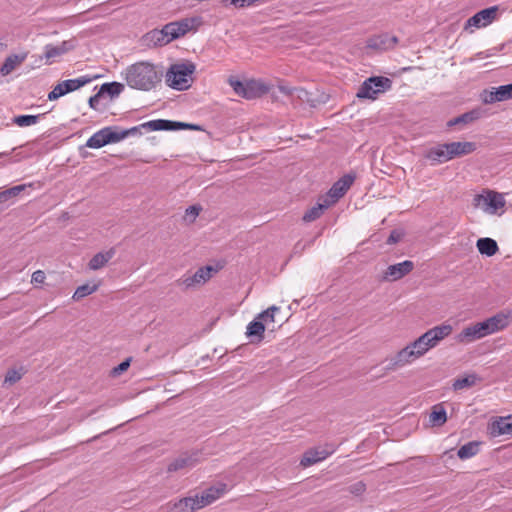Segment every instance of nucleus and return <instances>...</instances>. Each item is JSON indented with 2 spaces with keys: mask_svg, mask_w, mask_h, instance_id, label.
<instances>
[{
  "mask_svg": "<svg viewBox=\"0 0 512 512\" xmlns=\"http://www.w3.org/2000/svg\"><path fill=\"white\" fill-rule=\"evenodd\" d=\"M122 76L126 84L136 90L151 91L161 83L163 73L157 66L148 61H139L129 65Z\"/></svg>",
  "mask_w": 512,
  "mask_h": 512,
  "instance_id": "1",
  "label": "nucleus"
},
{
  "mask_svg": "<svg viewBox=\"0 0 512 512\" xmlns=\"http://www.w3.org/2000/svg\"><path fill=\"white\" fill-rule=\"evenodd\" d=\"M226 491V485L222 484L219 487H210L203 491L201 495H195L179 499L175 502H169L162 506L164 512H194L201 509L215 500L220 498Z\"/></svg>",
  "mask_w": 512,
  "mask_h": 512,
  "instance_id": "2",
  "label": "nucleus"
},
{
  "mask_svg": "<svg viewBox=\"0 0 512 512\" xmlns=\"http://www.w3.org/2000/svg\"><path fill=\"white\" fill-rule=\"evenodd\" d=\"M437 346L434 337L427 330L416 340L401 349L392 359L394 367H403L424 356L429 350Z\"/></svg>",
  "mask_w": 512,
  "mask_h": 512,
  "instance_id": "3",
  "label": "nucleus"
},
{
  "mask_svg": "<svg viewBox=\"0 0 512 512\" xmlns=\"http://www.w3.org/2000/svg\"><path fill=\"white\" fill-rule=\"evenodd\" d=\"M199 24V17L183 18L179 21L167 23L161 30L151 31L148 36L154 44L164 45L184 36Z\"/></svg>",
  "mask_w": 512,
  "mask_h": 512,
  "instance_id": "4",
  "label": "nucleus"
},
{
  "mask_svg": "<svg viewBox=\"0 0 512 512\" xmlns=\"http://www.w3.org/2000/svg\"><path fill=\"white\" fill-rule=\"evenodd\" d=\"M195 64H173L166 72V83L172 89L183 91L191 86L192 74L195 72Z\"/></svg>",
  "mask_w": 512,
  "mask_h": 512,
  "instance_id": "5",
  "label": "nucleus"
},
{
  "mask_svg": "<svg viewBox=\"0 0 512 512\" xmlns=\"http://www.w3.org/2000/svg\"><path fill=\"white\" fill-rule=\"evenodd\" d=\"M505 194H476L473 204L489 215H502L512 208V201L504 198Z\"/></svg>",
  "mask_w": 512,
  "mask_h": 512,
  "instance_id": "6",
  "label": "nucleus"
},
{
  "mask_svg": "<svg viewBox=\"0 0 512 512\" xmlns=\"http://www.w3.org/2000/svg\"><path fill=\"white\" fill-rule=\"evenodd\" d=\"M391 79L384 76H372L367 78L359 87L356 96L359 99L375 100L379 94L391 89Z\"/></svg>",
  "mask_w": 512,
  "mask_h": 512,
  "instance_id": "7",
  "label": "nucleus"
},
{
  "mask_svg": "<svg viewBox=\"0 0 512 512\" xmlns=\"http://www.w3.org/2000/svg\"><path fill=\"white\" fill-rule=\"evenodd\" d=\"M512 323V309L503 310L487 318L482 322L475 323L481 338L504 330Z\"/></svg>",
  "mask_w": 512,
  "mask_h": 512,
  "instance_id": "8",
  "label": "nucleus"
},
{
  "mask_svg": "<svg viewBox=\"0 0 512 512\" xmlns=\"http://www.w3.org/2000/svg\"><path fill=\"white\" fill-rule=\"evenodd\" d=\"M229 84L237 95L248 100L260 97L267 90L263 84L255 80L242 82L240 80L230 78Z\"/></svg>",
  "mask_w": 512,
  "mask_h": 512,
  "instance_id": "9",
  "label": "nucleus"
},
{
  "mask_svg": "<svg viewBox=\"0 0 512 512\" xmlns=\"http://www.w3.org/2000/svg\"><path fill=\"white\" fill-rule=\"evenodd\" d=\"M344 194H326L325 197L319 198L317 204L311 207L303 215L304 222H312L320 218L326 209L334 205Z\"/></svg>",
  "mask_w": 512,
  "mask_h": 512,
  "instance_id": "10",
  "label": "nucleus"
},
{
  "mask_svg": "<svg viewBox=\"0 0 512 512\" xmlns=\"http://www.w3.org/2000/svg\"><path fill=\"white\" fill-rule=\"evenodd\" d=\"M334 452L335 447L331 444L325 445L324 447L311 448L304 453L300 461V464L303 467L311 466L322 460H325L329 455H331Z\"/></svg>",
  "mask_w": 512,
  "mask_h": 512,
  "instance_id": "11",
  "label": "nucleus"
},
{
  "mask_svg": "<svg viewBox=\"0 0 512 512\" xmlns=\"http://www.w3.org/2000/svg\"><path fill=\"white\" fill-rule=\"evenodd\" d=\"M498 7L492 6L477 12L470 17L465 25V29L469 27L481 28L491 24L497 16Z\"/></svg>",
  "mask_w": 512,
  "mask_h": 512,
  "instance_id": "12",
  "label": "nucleus"
},
{
  "mask_svg": "<svg viewBox=\"0 0 512 512\" xmlns=\"http://www.w3.org/2000/svg\"><path fill=\"white\" fill-rule=\"evenodd\" d=\"M76 44L75 39L63 41L59 45L47 44L44 47V57L46 58L47 63L51 64L54 58L73 50L76 47Z\"/></svg>",
  "mask_w": 512,
  "mask_h": 512,
  "instance_id": "13",
  "label": "nucleus"
},
{
  "mask_svg": "<svg viewBox=\"0 0 512 512\" xmlns=\"http://www.w3.org/2000/svg\"><path fill=\"white\" fill-rule=\"evenodd\" d=\"M512 99V83L492 88L490 91L484 92L483 102L492 104Z\"/></svg>",
  "mask_w": 512,
  "mask_h": 512,
  "instance_id": "14",
  "label": "nucleus"
},
{
  "mask_svg": "<svg viewBox=\"0 0 512 512\" xmlns=\"http://www.w3.org/2000/svg\"><path fill=\"white\" fill-rule=\"evenodd\" d=\"M414 268V264L410 260L390 265L384 273V279L387 281H397L409 274Z\"/></svg>",
  "mask_w": 512,
  "mask_h": 512,
  "instance_id": "15",
  "label": "nucleus"
},
{
  "mask_svg": "<svg viewBox=\"0 0 512 512\" xmlns=\"http://www.w3.org/2000/svg\"><path fill=\"white\" fill-rule=\"evenodd\" d=\"M446 143L438 144L426 150L424 157L431 165L445 163L450 159Z\"/></svg>",
  "mask_w": 512,
  "mask_h": 512,
  "instance_id": "16",
  "label": "nucleus"
},
{
  "mask_svg": "<svg viewBox=\"0 0 512 512\" xmlns=\"http://www.w3.org/2000/svg\"><path fill=\"white\" fill-rule=\"evenodd\" d=\"M450 159L472 153L476 149L473 142H451L446 143Z\"/></svg>",
  "mask_w": 512,
  "mask_h": 512,
  "instance_id": "17",
  "label": "nucleus"
},
{
  "mask_svg": "<svg viewBox=\"0 0 512 512\" xmlns=\"http://www.w3.org/2000/svg\"><path fill=\"white\" fill-rule=\"evenodd\" d=\"M398 43L396 36H391L388 33L378 35L374 38L369 39L368 46L374 49H391Z\"/></svg>",
  "mask_w": 512,
  "mask_h": 512,
  "instance_id": "18",
  "label": "nucleus"
},
{
  "mask_svg": "<svg viewBox=\"0 0 512 512\" xmlns=\"http://www.w3.org/2000/svg\"><path fill=\"white\" fill-rule=\"evenodd\" d=\"M115 253V249L110 248L105 252L95 254L88 263L89 269L95 271L103 268L114 257Z\"/></svg>",
  "mask_w": 512,
  "mask_h": 512,
  "instance_id": "19",
  "label": "nucleus"
},
{
  "mask_svg": "<svg viewBox=\"0 0 512 512\" xmlns=\"http://www.w3.org/2000/svg\"><path fill=\"white\" fill-rule=\"evenodd\" d=\"M482 339L476 324L465 327L457 336L456 340L460 343H471L476 340Z\"/></svg>",
  "mask_w": 512,
  "mask_h": 512,
  "instance_id": "20",
  "label": "nucleus"
},
{
  "mask_svg": "<svg viewBox=\"0 0 512 512\" xmlns=\"http://www.w3.org/2000/svg\"><path fill=\"white\" fill-rule=\"evenodd\" d=\"M480 116H481L480 110L474 109V110H471L469 112L463 113L460 116H457V117H455L453 119H450L447 122V126L448 127H453V126H456V125L469 124V123L479 119Z\"/></svg>",
  "mask_w": 512,
  "mask_h": 512,
  "instance_id": "21",
  "label": "nucleus"
},
{
  "mask_svg": "<svg viewBox=\"0 0 512 512\" xmlns=\"http://www.w3.org/2000/svg\"><path fill=\"white\" fill-rule=\"evenodd\" d=\"M173 124L174 123L171 120L157 119L142 123L141 127H144L145 131H175Z\"/></svg>",
  "mask_w": 512,
  "mask_h": 512,
  "instance_id": "22",
  "label": "nucleus"
},
{
  "mask_svg": "<svg viewBox=\"0 0 512 512\" xmlns=\"http://www.w3.org/2000/svg\"><path fill=\"white\" fill-rule=\"evenodd\" d=\"M491 433L494 436L510 435L512 436V422L510 418H500L491 425Z\"/></svg>",
  "mask_w": 512,
  "mask_h": 512,
  "instance_id": "23",
  "label": "nucleus"
},
{
  "mask_svg": "<svg viewBox=\"0 0 512 512\" xmlns=\"http://www.w3.org/2000/svg\"><path fill=\"white\" fill-rule=\"evenodd\" d=\"M109 144L108 138H107V132L106 127L100 129L99 131L95 132L87 141H86V147L92 148V149H99L104 147L105 145Z\"/></svg>",
  "mask_w": 512,
  "mask_h": 512,
  "instance_id": "24",
  "label": "nucleus"
},
{
  "mask_svg": "<svg viewBox=\"0 0 512 512\" xmlns=\"http://www.w3.org/2000/svg\"><path fill=\"white\" fill-rule=\"evenodd\" d=\"M26 59V54L23 55H10L8 56L0 68V73L3 76L10 74L19 64Z\"/></svg>",
  "mask_w": 512,
  "mask_h": 512,
  "instance_id": "25",
  "label": "nucleus"
},
{
  "mask_svg": "<svg viewBox=\"0 0 512 512\" xmlns=\"http://www.w3.org/2000/svg\"><path fill=\"white\" fill-rule=\"evenodd\" d=\"M265 325L263 321H260L257 317L251 321L247 326L246 335L249 338H255L257 341H261L264 337Z\"/></svg>",
  "mask_w": 512,
  "mask_h": 512,
  "instance_id": "26",
  "label": "nucleus"
},
{
  "mask_svg": "<svg viewBox=\"0 0 512 512\" xmlns=\"http://www.w3.org/2000/svg\"><path fill=\"white\" fill-rule=\"evenodd\" d=\"M124 90V84L120 82H108L101 85L99 92L101 95L109 96L111 99L118 97Z\"/></svg>",
  "mask_w": 512,
  "mask_h": 512,
  "instance_id": "27",
  "label": "nucleus"
},
{
  "mask_svg": "<svg viewBox=\"0 0 512 512\" xmlns=\"http://www.w3.org/2000/svg\"><path fill=\"white\" fill-rule=\"evenodd\" d=\"M477 248L482 255L493 256L498 251L497 242L492 238H480L477 241Z\"/></svg>",
  "mask_w": 512,
  "mask_h": 512,
  "instance_id": "28",
  "label": "nucleus"
},
{
  "mask_svg": "<svg viewBox=\"0 0 512 512\" xmlns=\"http://www.w3.org/2000/svg\"><path fill=\"white\" fill-rule=\"evenodd\" d=\"M355 174L348 173L337 180L327 192H346L355 181Z\"/></svg>",
  "mask_w": 512,
  "mask_h": 512,
  "instance_id": "29",
  "label": "nucleus"
},
{
  "mask_svg": "<svg viewBox=\"0 0 512 512\" xmlns=\"http://www.w3.org/2000/svg\"><path fill=\"white\" fill-rule=\"evenodd\" d=\"M430 334L434 337V342L438 345L442 340H444L446 337H448L452 331L453 327L451 324L448 323H442L438 326H435L428 330Z\"/></svg>",
  "mask_w": 512,
  "mask_h": 512,
  "instance_id": "30",
  "label": "nucleus"
},
{
  "mask_svg": "<svg viewBox=\"0 0 512 512\" xmlns=\"http://www.w3.org/2000/svg\"><path fill=\"white\" fill-rule=\"evenodd\" d=\"M90 81H91V78H89L88 76H81V77L75 78V79L64 80V81H61L60 83L63 86L65 93L67 94V93L78 90L79 88L88 84Z\"/></svg>",
  "mask_w": 512,
  "mask_h": 512,
  "instance_id": "31",
  "label": "nucleus"
},
{
  "mask_svg": "<svg viewBox=\"0 0 512 512\" xmlns=\"http://www.w3.org/2000/svg\"><path fill=\"white\" fill-rule=\"evenodd\" d=\"M429 421L433 426H442L447 421L446 410L442 405L433 407L429 415Z\"/></svg>",
  "mask_w": 512,
  "mask_h": 512,
  "instance_id": "32",
  "label": "nucleus"
},
{
  "mask_svg": "<svg viewBox=\"0 0 512 512\" xmlns=\"http://www.w3.org/2000/svg\"><path fill=\"white\" fill-rule=\"evenodd\" d=\"M479 452L478 442H468L459 448L457 455L460 459H469Z\"/></svg>",
  "mask_w": 512,
  "mask_h": 512,
  "instance_id": "33",
  "label": "nucleus"
},
{
  "mask_svg": "<svg viewBox=\"0 0 512 512\" xmlns=\"http://www.w3.org/2000/svg\"><path fill=\"white\" fill-rule=\"evenodd\" d=\"M195 460L192 458V456H180L177 459H175L172 463L169 464L168 470L169 471H178L180 469H184L187 467L194 466Z\"/></svg>",
  "mask_w": 512,
  "mask_h": 512,
  "instance_id": "34",
  "label": "nucleus"
},
{
  "mask_svg": "<svg viewBox=\"0 0 512 512\" xmlns=\"http://www.w3.org/2000/svg\"><path fill=\"white\" fill-rule=\"evenodd\" d=\"M42 116H43V114L18 115L13 118V123L19 127H27V126L35 125L36 123H38L40 117H42Z\"/></svg>",
  "mask_w": 512,
  "mask_h": 512,
  "instance_id": "35",
  "label": "nucleus"
},
{
  "mask_svg": "<svg viewBox=\"0 0 512 512\" xmlns=\"http://www.w3.org/2000/svg\"><path fill=\"white\" fill-rule=\"evenodd\" d=\"M106 132L109 144L118 143L126 138L123 129L118 126H107Z\"/></svg>",
  "mask_w": 512,
  "mask_h": 512,
  "instance_id": "36",
  "label": "nucleus"
},
{
  "mask_svg": "<svg viewBox=\"0 0 512 512\" xmlns=\"http://www.w3.org/2000/svg\"><path fill=\"white\" fill-rule=\"evenodd\" d=\"M477 381V376L475 374H470L462 378H458L453 383V389L455 391L462 390L464 388H469L475 385Z\"/></svg>",
  "mask_w": 512,
  "mask_h": 512,
  "instance_id": "37",
  "label": "nucleus"
},
{
  "mask_svg": "<svg viewBox=\"0 0 512 512\" xmlns=\"http://www.w3.org/2000/svg\"><path fill=\"white\" fill-rule=\"evenodd\" d=\"M217 270L212 266H204L199 268L195 273V277L197 279V282L199 285L206 283L211 277L214 272Z\"/></svg>",
  "mask_w": 512,
  "mask_h": 512,
  "instance_id": "38",
  "label": "nucleus"
},
{
  "mask_svg": "<svg viewBox=\"0 0 512 512\" xmlns=\"http://www.w3.org/2000/svg\"><path fill=\"white\" fill-rule=\"evenodd\" d=\"M98 289V285L97 284H93V285H89V284H84V285H81L79 286L76 291L74 292L72 298L73 300L75 301H78L88 295H91L92 293H94L96 290Z\"/></svg>",
  "mask_w": 512,
  "mask_h": 512,
  "instance_id": "39",
  "label": "nucleus"
},
{
  "mask_svg": "<svg viewBox=\"0 0 512 512\" xmlns=\"http://www.w3.org/2000/svg\"><path fill=\"white\" fill-rule=\"evenodd\" d=\"M279 311H280V307L273 305V306H270L265 311L259 313L256 317L260 321H263L264 325L266 326L269 323L275 322V314H276V312H279Z\"/></svg>",
  "mask_w": 512,
  "mask_h": 512,
  "instance_id": "40",
  "label": "nucleus"
},
{
  "mask_svg": "<svg viewBox=\"0 0 512 512\" xmlns=\"http://www.w3.org/2000/svg\"><path fill=\"white\" fill-rule=\"evenodd\" d=\"M26 188H30L33 190H40V189H42V183L40 181L23 183V184H19V185L10 187V188L4 190L3 192H23Z\"/></svg>",
  "mask_w": 512,
  "mask_h": 512,
  "instance_id": "41",
  "label": "nucleus"
},
{
  "mask_svg": "<svg viewBox=\"0 0 512 512\" xmlns=\"http://www.w3.org/2000/svg\"><path fill=\"white\" fill-rule=\"evenodd\" d=\"M176 284L179 287H182L184 289H190L192 287H195V286L199 285L194 274H192V275H189V274L183 275L181 278H179L176 281Z\"/></svg>",
  "mask_w": 512,
  "mask_h": 512,
  "instance_id": "42",
  "label": "nucleus"
},
{
  "mask_svg": "<svg viewBox=\"0 0 512 512\" xmlns=\"http://www.w3.org/2000/svg\"><path fill=\"white\" fill-rule=\"evenodd\" d=\"M201 210H202V207L200 205L189 206L185 210L183 220L188 224H192L198 217Z\"/></svg>",
  "mask_w": 512,
  "mask_h": 512,
  "instance_id": "43",
  "label": "nucleus"
},
{
  "mask_svg": "<svg viewBox=\"0 0 512 512\" xmlns=\"http://www.w3.org/2000/svg\"><path fill=\"white\" fill-rule=\"evenodd\" d=\"M66 95L64 89H63V86L61 85V83L59 82L48 94V100L50 101H54V100H57L58 98L62 97Z\"/></svg>",
  "mask_w": 512,
  "mask_h": 512,
  "instance_id": "44",
  "label": "nucleus"
},
{
  "mask_svg": "<svg viewBox=\"0 0 512 512\" xmlns=\"http://www.w3.org/2000/svg\"><path fill=\"white\" fill-rule=\"evenodd\" d=\"M366 485L362 482H356L349 487V491L354 495H361L365 492Z\"/></svg>",
  "mask_w": 512,
  "mask_h": 512,
  "instance_id": "45",
  "label": "nucleus"
},
{
  "mask_svg": "<svg viewBox=\"0 0 512 512\" xmlns=\"http://www.w3.org/2000/svg\"><path fill=\"white\" fill-rule=\"evenodd\" d=\"M130 366V359H126L125 361L121 362L118 366L114 367L112 370V374L114 376L120 375L122 372L126 371Z\"/></svg>",
  "mask_w": 512,
  "mask_h": 512,
  "instance_id": "46",
  "label": "nucleus"
},
{
  "mask_svg": "<svg viewBox=\"0 0 512 512\" xmlns=\"http://www.w3.org/2000/svg\"><path fill=\"white\" fill-rule=\"evenodd\" d=\"M21 374L17 370H9L5 376V382L15 383L20 380Z\"/></svg>",
  "mask_w": 512,
  "mask_h": 512,
  "instance_id": "47",
  "label": "nucleus"
},
{
  "mask_svg": "<svg viewBox=\"0 0 512 512\" xmlns=\"http://www.w3.org/2000/svg\"><path fill=\"white\" fill-rule=\"evenodd\" d=\"M45 273L42 270H37L32 274L31 282L34 284H42L45 281Z\"/></svg>",
  "mask_w": 512,
  "mask_h": 512,
  "instance_id": "48",
  "label": "nucleus"
},
{
  "mask_svg": "<svg viewBox=\"0 0 512 512\" xmlns=\"http://www.w3.org/2000/svg\"><path fill=\"white\" fill-rule=\"evenodd\" d=\"M142 130H144V127H141V124L138 126L131 127L129 129H123L124 133L126 134V138L129 136L141 135Z\"/></svg>",
  "mask_w": 512,
  "mask_h": 512,
  "instance_id": "49",
  "label": "nucleus"
},
{
  "mask_svg": "<svg viewBox=\"0 0 512 512\" xmlns=\"http://www.w3.org/2000/svg\"><path fill=\"white\" fill-rule=\"evenodd\" d=\"M230 4L236 8H244L254 4L253 0H231Z\"/></svg>",
  "mask_w": 512,
  "mask_h": 512,
  "instance_id": "50",
  "label": "nucleus"
},
{
  "mask_svg": "<svg viewBox=\"0 0 512 512\" xmlns=\"http://www.w3.org/2000/svg\"><path fill=\"white\" fill-rule=\"evenodd\" d=\"M102 97L103 96L101 95V93L99 91L95 95L91 96L89 98V106H90V108H92L94 110H97L98 109L99 100Z\"/></svg>",
  "mask_w": 512,
  "mask_h": 512,
  "instance_id": "51",
  "label": "nucleus"
},
{
  "mask_svg": "<svg viewBox=\"0 0 512 512\" xmlns=\"http://www.w3.org/2000/svg\"><path fill=\"white\" fill-rule=\"evenodd\" d=\"M402 234L396 230L392 231L387 239L388 244H395L400 241Z\"/></svg>",
  "mask_w": 512,
  "mask_h": 512,
  "instance_id": "52",
  "label": "nucleus"
},
{
  "mask_svg": "<svg viewBox=\"0 0 512 512\" xmlns=\"http://www.w3.org/2000/svg\"><path fill=\"white\" fill-rule=\"evenodd\" d=\"M504 48V45H500V46H497V47H493V48H490L488 50H486V54H485V57H492V56H495L498 52H500L502 49Z\"/></svg>",
  "mask_w": 512,
  "mask_h": 512,
  "instance_id": "53",
  "label": "nucleus"
},
{
  "mask_svg": "<svg viewBox=\"0 0 512 512\" xmlns=\"http://www.w3.org/2000/svg\"><path fill=\"white\" fill-rule=\"evenodd\" d=\"M173 123H174L173 127H175V131L181 130V129H186L189 126L188 123H184V122L173 121Z\"/></svg>",
  "mask_w": 512,
  "mask_h": 512,
  "instance_id": "54",
  "label": "nucleus"
},
{
  "mask_svg": "<svg viewBox=\"0 0 512 512\" xmlns=\"http://www.w3.org/2000/svg\"><path fill=\"white\" fill-rule=\"evenodd\" d=\"M279 90L284 93V94H291L292 93V90L286 86H279Z\"/></svg>",
  "mask_w": 512,
  "mask_h": 512,
  "instance_id": "55",
  "label": "nucleus"
},
{
  "mask_svg": "<svg viewBox=\"0 0 512 512\" xmlns=\"http://www.w3.org/2000/svg\"><path fill=\"white\" fill-rule=\"evenodd\" d=\"M187 129H192V130H200V127L197 126V125H194V124H189L188 128Z\"/></svg>",
  "mask_w": 512,
  "mask_h": 512,
  "instance_id": "56",
  "label": "nucleus"
},
{
  "mask_svg": "<svg viewBox=\"0 0 512 512\" xmlns=\"http://www.w3.org/2000/svg\"><path fill=\"white\" fill-rule=\"evenodd\" d=\"M485 54H486V51H483V52H479V53H477V55H476V56H477L478 58H480V59H483V58H486V57H485Z\"/></svg>",
  "mask_w": 512,
  "mask_h": 512,
  "instance_id": "57",
  "label": "nucleus"
},
{
  "mask_svg": "<svg viewBox=\"0 0 512 512\" xmlns=\"http://www.w3.org/2000/svg\"><path fill=\"white\" fill-rule=\"evenodd\" d=\"M10 194H4V193H1L0 194V201L2 200H6L7 199V196H9Z\"/></svg>",
  "mask_w": 512,
  "mask_h": 512,
  "instance_id": "58",
  "label": "nucleus"
},
{
  "mask_svg": "<svg viewBox=\"0 0 512 512\" xmlns=\"http://www.w3.org/2000/svg\"><path fill=\"white\" fill-rule=\"evenodd\" d=\"M481 192H487V193H490V192H494L493 190H490V189H483Z\"/></svg>",
  "mask_w": 512,
  "mask_h": 512,
  "instance_id": "59",
  "label": "nucleus"
},
{
  "mask_svg": "<svg viewBox=\"0 0 512 512\" xmlns=\"http://www.w3.org/2000/svg\"><path fill=\"white\" fill-rule=\"evenodd\" d=\"M299 247H300V243H297V244L295 245L294 249H295V250H297V249H299Z\"/></svg>",
  "mask_w": 512,
  "mask_h": 512,
  "instance_id": "60",
  "label": "nucleus"
}]
</instances>
